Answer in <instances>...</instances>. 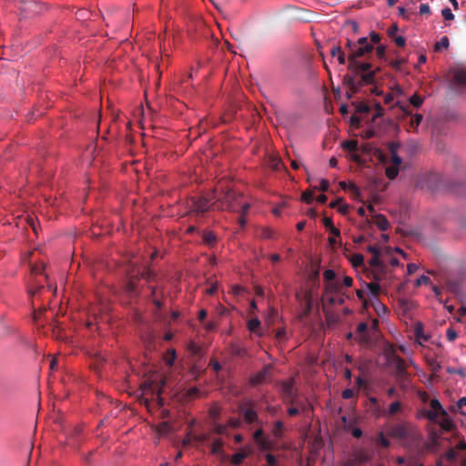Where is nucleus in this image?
Masks as SVG:
<instances>
[{"label":"nucleus","mask_w":466,"mask_h":466,"mask_svg":"<svg viewBox=\"0 0 466 466\" xmlns=\"http://www.w3.org/2000/svg\"><path fill=\"white\" fill-rule=\"evenodd\" d=\"M431 282V279L429 277L425 275H421L417 280H416V286H420L422 284H429Z\"/></svg>","instance_id":"57"},{"label":"nucleus","mask_w":466,"mask_h":466,"mask_svg":"<svg viewBox=\"0 0 466 466\" xmlns=\"http://www.w3.org/2000/svg\"><path fill=\"white\" fill-rule=\"evenodd\" d=\"M367 330H368V324L366 322H361L357 327V332L359 334H361V339H360L361 343H368V341H369V337L366 334Z\"/></svg>","instance_id":"27"},{"label":"nucleus","mask_w":466,"mask_h":466,"mask_svg":"<svg viewBox=\"0 0 466 466\" xmlns=\"http://www.w3.org/2000/svg\"><path fill=\"white\" fill-rule=\"evenodd\" d=\"M356 111L358 113H369L370 111V106L363 102H360L356 105Z\"/></svg>","instance_id":"46"},{"label":"nucleus","mask_w":466,"mask_h":466,"mask_svg":"<svg viewBox=\"0 0 466 466\" xmlns=\"http://www.w3.org/2000/svg\"><path fill=\"white\" fill-rule=\"evenodd\" d=\"M248 449L244 448L240 452H237L231 457V463L234 465H240L242 461L248 456Z\"/></svg>","instance_id":"20"},{"label":"nucleus","mask_w":466,"mask_h":466,"mask_svg":"<svg viewBox=\"0 0 466 466\" xmlns=\"http://www.w3.org/2000/svg\"><path fill=\"white\" fill-rule=\"evenodd\" d=\"M370 40H369V42L370 44H372L373 46L375 44H378L380 41V35L378 33L374 32V31H371L370 33Z\"/></svg>","instance_id":"53"},{"label":"nucleus","mask_w":466,"mask_h":466,"mask_svg":"<svg viewBox=\"0 0 466 466\" xmlns=\"http://www.w3.org/2000/svg\"><path fill=\"white\" fill-rule=\"evenodd\" d=\"M355 392L352 389H346L342 391L341 396L345 400L351 399L354 396Z\"/></svg>","instance_id":"58"},{"label":"nucleus","mask_w":466,"mask_h":466,"mask_svg":"<svg viewBox=\"0 0 466 466\" xmlns=\"http://www.w3.org/2000/svg\"><path fill=\"white\" fill-rule=\"evenodd\" d=\"M371 305L380 317H383L389 313L388 308L378 298L371 299Z\"/></svg>","instance_id":"18"},{"label":"nucleus","mask_w":466,"mask_h":466,"mask_svg":"<svg viewBox=\"0 0 466 466\" xmlns=\"http://www.w3.org/2000/svg\"><path fill=\"white\" fill-rule=\"evenodd\" d=\"M351 263L354 267H360L364 263V257L361 254H354L351 258Z\"/></svg>","instance_id":"45"},{"label":"nucleus","mask_w":466,"mask_h":466,"mask_svg":"<svg viewBox=\"0 0 466 466\" xmlns=\"http://www.w3.org/2000/svg\"><path fill=\"white\" fill-rule=\"evenodd\" d=\"M280 385V394L282 396V400L284 403L291 405L296 402L298 398V391L294 388L295 380L293 378H289L286 380H283L279 383Z\"/></svg>","instance_id":"5"},{"label":"nucleus","mask_w":466,"mask_h":466,"mask_svg":"<svg viewBox=\"0 0 466 466\" xmlns=\"http://www.w3.org/2000/svg\"><path fill=\"white\" fill-rule=\"evenodd\" d=\"M250 205L248 203H243V205L238 208V211L241 212V216L238 218V221L241 228L246 226L247 220L245 218V215L248 213Z\"/></svg>","instance_id":"25"},{"label":"nucleus","mask_w":466,"mask_h":466,"mask_svg":"<svg viewBox=\"0 0 466 466\" xmlns=\"http://www.w3.org/2000/svg\"><path fill=\"white\" fill-rule=\"evenodd\" d=\"M211 200L215 201V198H212V195L210 198H193L192 210L198 214H203L210 209H214V202L211 203Z\"/></svg>","instance_id":"9"},{"label":"nucleus","mask_w":466,"mask_h":466,"mask_svg":"<svg viewBox=\"0 0 466 466\" xmlns=\"http://www.w3.org/2000/svg\"><path fill=\"white\" fill-rule=\"evenodd\" d=\"M376 54H377V56L380 58V59H384L385 58V56H386V46H379L377 48H376Z\"/></svg>","instance_id":"55"},{"label":"nucleus","mask_w":466,"mask_h":466,"mask_svg":"<svg viewBox=\"0 0 466 466\" xmlns=\"http://www.w3.org/2000/svg\"><path fill=\"white\" fill-rule=\"evenodd\" d=\"M44 289V286L38 283V280H33L28 284L27 293L30 298L36 296L41 290Z\"/></svg>","instance_id":"19"},{"label":"nucleus","mask_w":466,"mask_h":466,"mask_svg":"<svg viewBox=\"0 0 466 466\" xmlns=\"http://www.w3.org/2000/svg\"><path fill=\"white\" fill-rule=\"evenodd\" d=\"M380 280H375L374 282L366 283V286L370 292L374 296V298H378L380 292V286L378 283Z\"/></svg>","instance_id":"31"},{"label":"nucleus","mask_w":466,"mask_h":466,"mask_svg":"<svg viewBox=\"0 0 466 466\" xmlns=\"http://www.w3.org/2000/svg\"><path fill=\"white\" fill-rule=\"evenodd\" d=\"M375 135H376V132H375L374 129L368 128L367 130H365V132L363 134V137L366 138V139H370V138L374 137Z\"/></svg>","instance_id":"64"},{"label":"nucleus","mask_w":466,"mask_h":466,"mask_svg":"<svg viewBox=\"0 0 466 466\" xmlns=\"http://www.w3.org/2000/svg\"><path fill=\"white\" fill-rule=\"evenodd\" d=\"M420 15H429L431 14V8L427 4H421L420 6Z\"/></svg>","instance_id":"63"},{"label":"nucleus","mask_w":466,"mask_h":466,"mask_svg":"<svg viewBox=\"0 0 466 466\" xmlns=\"http://www.w3.org/2000/svg\"><path fill=\"white\" fill-rule=\"evenodd\" d=\"M227 431V427L223 424H216L214 427V432L217 434H224Z\"/></svg>","instance_id":"59"},{"label":"nucleus","mask_w":466,"mask_h":466,"mask_svg":"<svg viewBox=\"0 0 466 466\" xmlns=\"http://www.w3.org/2000/svg\"><path fill=\"white\" fill-rule=\"evenodd\" d=\"M437 423L441 426V428L443 431H451L455 427L453 421L450 418L447 411H446V415H441V419L438 420Z\"/></svg>","instance_id":"16"},{"label":"nucleus","mask_w":466,"mask_h":466,"mask_svg":"<svg viewBox=\"0 0 466 466\" xmlns=\"http://www.w3.org/2000/svg\"><path fill=\"white\" fill-rule=\"evenodd\" d=\"M30 267V273L32 277H37L38 275H41L44 272L45 265L44 263H29Z\"/></svg>","instance_id":"26"},{"label":"nucleus","mask_w":466,"mask_h":466,"mask_svg":"<svg viewBox=\"0 0 466 466\" xmlns=\"http://www.w3.org/2000/svg\"><path fill=\"white\" fill-rule=\"evenodd\" d=\"M260 327V320L258 318L251 319L248 322V328L251 332H256L257 329Z\"/></svg>","instance_id":"43"},{"label":"nucleus","mask_w":466,"mask_h":466,"mask_svg":"<svg viewBox=\"0 0 466 466\" xmlns=\"http://www.w3.org/2000/svg\"><path fill=\"white\" fill-rule=\"evenodd\" d=\"M400 145L398 143H390L389 146V149L391 153V163L392 166L400 167L402 163L401 157L397 154V150Z\"/></svg>","instance_id":"17"},{"label":"nucleus","mask_w":466,"mask_h":466,"mask_svg":"<svg viewBox=\"0 0 466 466\" xmlns=\"http://www.w3.org/2000/svg\"><path fill=\"white\" fill-rule=\"evenodd\" d=\"M372 222L382 231H386L390 228L389 221L382 214H375L372 217Z\"/></svg>","instance_id":"15"},{"label":"nucleus","mask_w":466,"mask_h":466,"mask_svg":"<svg viewBox=\"0 0 466 466\" xmlns=\"http://www.w3.org/2000/svg\"><path fill=\"white\" fill-rule=\"evenodd\" d=\"M423 102V98L418 94H414L410 97V103L415 107H419L421 106Z\"/></svg>","instance_id":"44"},{"label":"nucleus","mask_w":466,"mask_h":466,"mask_svg":"<svg viewBox=\"0 0 466 466\" xmlns=\"http://www.w3.org/2000/svg\"><path fill=\"white\" fill-rule=\"evenodd\" d=\"M449 38L447 36H442L439 42H437L434 46L435 51H441L442 48L449 47Z\"/></svg>","instance_id":"41"},{"label":"nucleus","mask_w":466,"mask_h":466,"mask_svg":"<svg viewBox=\"0 0 466 466\" xmlns=\"http://www.w3.org/2000/svg\"><path fill=\"white\" fill-rule=\"evenodd\" d=\"M271 370L272 365L268 364L264 366L260 371L250 378V383L253 386H257L266 382L271 377Z\"/></svg>","instance_id":"11"},{"label":"nucleus","mask_w":466,"mask_h":466,"mask_svg":"<svg viewBox=\"0 0 466 466\" xmlns=\"http://www.w3.org/2000/svg\"><path fill=\"white\" fill-rule=\"evenodd\" d=\"M325 284V295L329 293L339 292L341 289L340 280L336 278V273L333 269H326L323 273Z\"/></svg>","instance_id":"7"},{"label":"nucleus","mask_w":466,"mask_h":466,"mask_svg":"<svg viewBox=\"0 0 466 466\" xmlns=\"http://www.w3.org/2000/svg\"><path fill=\"white\" fill-rule=\"evenodd\" d=\"M457 332L453 328H448L446 330V337L449 341H453L457 338Z\"/></svg>","instance_id":"48"},{"label":"nucleus","mask_w":466,"mask_h":466,"mask_svg":"<svg viewBox=\"0 0 466 466\" xmlns=\"http://www.w3.org/2000/svg\"><path fill=\"white\" fill-rule=\"evenodd\" d=\"M147 390L152 391V393L160 394L161 390L158 385H154L152 382H146L143 386V391L146 393Z\"/></svg>","instance_id":"34"},{"label":"nucleus","mask_w":466,"mask_h":466,"mask_svg":"<svg viewBox=\"0 0 466 466\" xmlns=\"http://www.w3.org/2000/svg\"><path fill=\"white\" fill-rule=\"evenodd\" d=\"M352 283H353L352 278H350L349 276H344L342 282H340V285H341V288L342 287H350V286H352Z\"/></svg>","instance_id":"61"},{"label":"nucleus","mask_w":466,"mask_h":466,"mask_svg":"<svg viewBox=\"0 0 466 466\" xmlns=\"http://www.w3.org/2000/svg\"><path fill=\"white\" fill-rule=\"evenodd\" d=\"M375 111L376 112L371 119L372 122H374L377 117L382 116L384 112L382 106L379 103H376L375 105Z\"/></svg>","instance_id":"49"},{"label":"nucleus","mask_w":466,"mask_h":466,"mask_svg":"<svg viewBox=\"0 0 466 466\" xmlns=\"http://www.w3.org/2000/svg\"><path fill=\"white\" fill-rule=\"evenodd\" d=\"M242 198L241 193L235 192L230 187H224L221 183L212 191V198H215L214 209L217 210L238 212L243 205Z\"/></svg>","instance_id":"2"},{"label":"nucleus","mask_w":466,"mask_h":466,"mask_svg":"<svg viewBox=\"0 0 466 466\" xmlns=\"http://www.w3.org/2000/svg\"><path fill=\"white\" fill-rule=\"evenodd\" d=\"M130 279L127 283V289L130 293L135 292L136 290V280L143 279H146L147 282L157 281V276L156 274L150 270L149 268H143L142 269H139L137 272L133 271L130 273Z\"/></svg>","instance_id":"6"},{"label":"nucleus","mask_w":466,"mask_h":466,"mask_svg":"<svg viewBox=\"0 0 466 466\" xmlns=\"http://www.w3.org/2000/svg\"><path fill=\"white\" fill-rule=\"evenodd\" d=\"M296 299L303 309V316L308 317L313 309V295L311 290H305L296 294Z\"/></svg>","instance_id":"10"},{"label":"nucleus","mask_w":466,"mask_h":466,"mask_svg":"<svg viewBox=\"0 0 466 466\" xmlns=\"http://www.w3.org/2000/svg\"><path fill=\"white\" fill-rule=\"evenodd\" d=\"M240 412L247 423L258 422V417L253 407L241 408Z\"/></svg>","instance_id":"13"},{"label":"nucleus","mask_w":466,"mask_h":466,"mask_svg":"<svg viewBox=\"0 0 466 466\" xmlns=\"http://www.w3.org/2000/svg\"><path fill=\"white\" fill-rule=\"evenodd\" d=\"M220 410L218 407H212L209 410V415L213 420H218L219 418Z\"/></svg>","instance_id":"50"},{"label":"nucleus","mask_w":466,"mask_h":466,"mask_svg":"<svg viewBox=\"0 0 466 466\" xmlns=\"http://www.w3.org/2000/svg\"><path fill=\"white\" fill-rule=\"evenodd\" d=\"M265 458L268 462V466H277V458L273 454L268 453Z\"/></svg>","instance_id":"54"},{"label":"nucleus","mask_w":466,"mask_h":466,"mask_svg":"<svg viewBox=\"0 0 466 466\" xmlns=\"http://www.w3.org/2000/svg\"><path fill=\"white\" fill-rule=\"evenodd\" d=\"M423 415L431 421L437 422L439 417L441 416V412L434 410H423Z\"/></svg>","instance_id":"32"},{"label":"nucleus","mask_w":466,"mask_h":466,"mask_svg":"<svg viewBox=\"0 0 466 466\" xmlns=\"http://www.w3.org/2000/svg\"><path fill=\"white\" fill-rule=\"evenodd\" d=\"M268 165L270 168L275 171H279L285 168L284 163L278 157H271L268 160Z\"/></svg>","instance_id":"23"},{"label":"nucleus","mask_w":466,"mask_h":466,"mask_svg":"<svg viewBox=\"0 0 466 466\" xmlns=\"http://www.w3.org/2000/svg\"><path fill=\"white\" fill-rule=\"evenodd\" d=\"M441 15L446 21H451L454 19V15L449 7L443 8L441 10Z\"/></svg>","instance_id":"47"},{"label":"nucleus","mask_w":466,"mask_h":466,"mask_svg":"<svg viewBox=\"0 0 466 466\" xmlns=\"http://www.w3.org/2000/svg\"><path fill=\"white\" fill-rule=\"evenodd\" d=\"M284 432V424L281 420H277L274 422L272 434L275 438L280 439L283 436Z\"/></svg>","instance_id":"24"},{"label":"nucleus","mask_w":466,"mask_h":466,"mask_svg":"<svg viewBox=\"0 0 466 466\" xmlns=\"http://www.w3.org/2000/svg\"><path fill=\"white\" fill-rule=\"evenodd\" d=\"M343 148L349 150L350 152H356L358 150V141L357 140H347L342 145Z\"/></svg>","instance_id":"37"},{"label":"nucleus","mask_w":466,"mask_h":466,"mask_svg":"<svg viewBox=\"0 0 466 466\" xmlns=\"http://www.w3.org/2000/svg\"><path fill=\"white\" fill-rule=\"evenodd\" d=\"M401 410V403L400 401H394L392 402L388 410V415L392 416L397 414Z\"/></svg>","instance_id":"39"},{"label":"nucleus","mask_w":466,"mask_h":466,"mask_svg":"<svg viewBox=\"0 0 466 466\" xmlns=\"http://www.w3.org/2000/svg\"><path fill=\"white\" fill-rule=\"evenodd\" d=\"M452 77L457 85L466 87V70L463 68L453 69Z\"/></svg>","instance_id":"14"},{"label":"nucleus","mask_w":466,"mask_h":466,"mask_svg":"<svg viewBox=\"0 0 466 466\" xmlns=\"http://www.w3.org/2000/svg\"><path fill=\"white\" fill-rule=\"evenodd\" d=\"M387 359L389 365L393 369L397 380L404 382L408 378V372L403 359L394 352L390 353Z\"/></svg>","instance_id":"4"},{"label":"nucleus","mask_w":466,"mask_h":466,"mask_svg":"<svg viewBox=\"0 0 466 466\" xmlns=\"http://www.w3.org/2000/svg\"><path fill=\"white\" fill-rule=\"evenodd\" d=\"M388 436L399 440H413L416 438V431L410 422L395 423L388 427Z\"/></svg>","instance_id":"3"},{"label":"nucleus","mask_w":466,"mask_h":466,"mask_svg":"<svg viewBox=\"0 0 466 466\" xmlns=\"http://www.w3.org/2000/svg\"><path fill=\"white\" fill-rule=\"evenodd\" d=\"M357 297L363 301V306L365 309L368 308V301L365 299V291L362 289H358L356 291Z\"/></svg>","instance_id":"56"},{"label":"nucleus","mask_w":466,"mask_h":466,"mask_svg":"<svg viewBox=\"0 0 466 466\" xmlns=\"http://www.w3.org/2000/svg\"><path fill=\"white\" fill-rule=\"evenodd\" d=\"M414 333L416 336V339L420 340V342L422 341H428L430 337L428 335H425L423 332V324L421 322H417L414 327Z\"/></svg>","instance_id":"21"},{"label":"nucleus","mask_w":466,"mask_h":466,"mask_svg":"<svg viewBox=\"0 0 466 466\" xmlns=\"http://www.w3.org/2000/svg\"><path fill=\"white\" fill-rule=\"evenodd\" d=\"M375 443L382 448H389L390 446V441L384 435L382 431L379 432L375 439Z\"/></svg>","instance_id":"28"},{"label":"nucleus","mask_w":466,"mask_h":466,"mask_svg":"<svg viewBox=\"0 0 466 466\" xmlns=\"http://www.w3.org/2000/svg\"><path fill=\"white\" fill-rule=\"evenodd\" d=\"M324 313L328 326L332 327L335 326L339 321V317L337 314H334L326 309L324 306Z\"/></svg>","instance_id":"22"},{"label":"nucleus","mask_w":466,"mask_h":466,"mask_svg":"<svg viewBox=\"0 0 466 466\" xmlns=\"http://www.w3.org/2000/svg\"><path fill=\"white\" fill-rule=\"evenodd\" d=\"M301 199L307 204H310L313 201V194L309 191L303 192Z\"/></svg>","instance_id":"52"},{"label":"nucleus","mask_w":466,"mask_h":466,"mask_svg":"<svg viewBox=\"0 0 466 466\" xmlns=\"http://www.w3.org/2000/svg\"><path fill=\"white\" fill-rule=\"evenodd\" d=\"M275 337H276V339H277L279 341H284V340H286V339H287V336H286V329H285L284 328L278 329V330H277V332H276Z\"/></svg>","instance_id":"51"},{"label":"nucleus","mask_w":466,"mask_h":466,"mask_svg":"<svg viewBox=\"0 0 466 466\" xmlns=\"http://www.w3.org/2000/svg\"><path fill=\"white\" fill-rule=\"evenodd\" d=\"M257 443L260 451H269L272 449V443L268 438H264Z\"/></svg>","instance_id":"40"},{"label":"nucleus","mask_w":466,"mask_h":466,"mask_svg":"<svg viewBox=\"0 0 466 466\" xmlns=\"http://www.w3.org/2000/svg\"><path fill=\"white\" fill-rule=\"evenodd\" d=\"M422 119H423V116H422L421 114H415L410 118V127L413 128V129H416L420 126V124L421 123Z\"/></svg>","instance_id":"36"},{"label":"nucleus","mask_w":466,"mask_h":466,"mask_svg":"<svg viewBox=\"0 0 466 466\" xmlns=\"http://www.w3.org/2000/svg\"><path fill=\"white\" fill-rule=\"evenodd\" d=\"M374 50L372 44L369 42L368 37H360L357 40V46L352 54L348 56V70L343 77L344 85L348 86L352 92H359L364 85H373L376 83V74L380 72V67H374L369 61H360V58L365 57Z\"/></svg>","instance_id":"1"},{"label":"nucleus","mask_w":466,"mask_h":466,"mask_svg":"<svg viewBox=\"0 0 466 466\" xmlns=\"http://www.w3.org/2000/svg\"><path fill=\"white\" fill-rule=\"evenodd\" d=\"M369 263L373 268L370 272V278L374 280H380L382 276L388 271V267L380 260V255L372 256Z\"/></svg>","instance_id":"8"},{"label":"nucleus","mask_w":466,"mask_h":466,"mask_svg":"<svg viewBox=\"0 0 466 466\" xmlns=\"http://www.w3.org/2000/svg\"><path fill=\"white\" fill-rule=\"evenodd\" d=\"M466 406V398L465 397H462L461 399H459V400L456 402L455 405L451 406L450 408V410L451 412H460L461 414L464 415L465 412L462 411V409Z\"/></svg>","instance_id":"29"},{"label":"nucleus","mask_w":466,"mask_h":466,"mask_svg":"<svg viewBox=\"0 0 466 466\" xmlns=\"http://www.w3.org/2000/svg\"><path fill=\"white\" fill-rule=\"evenodd\" d=\"M346 296L341 292V289L339 292L329 293V295H325V290L323 291L322 299L327 300V302L333 306L335 304L343 305L345 303Z\"/></svg>","instance_id":"12"},{"label":"nucleus","mask_w":466,"mask_h":466,"mask_svg":"<svg viewBox=\"0 0 466 466\" xmlns=\"http://www.w3.org/2000/svg\"><path fill=\"white\" fill-rule=\"evenodd\" d=\"M431 410H438L441 412V415H446V410L443 409L442 405L437 399H432L430 402Z\"/></svg>","instance_id":"38"},{"label":"nucleus","mask_w":466,"mask_h":466,"mask_svg":"<svg viewBox=\"0 0 466 466\" xmlns=\"http://www.w3.org/2000/svg\"><path fill=\"white\" fill-rule=\"evenodd\" d=\"M253 438L255 440L256 442H258V441L264 439V431L262 429H258L257 430L254 434H253Z\"/></svg>","instance_id":"60"},{"label":"nucleus","mask_w":466,"mask_h":466,"mask_svg":"<svg viewBox=\"0 0 466 466\" xmlns=\"http://www.w3.org/2000/svg\"><path fill=\"white\" fill-rule=\"evenodd\" d=\"M223 441L220 438L214 440L211 443V452L213 454H219L222 452Z\"/></svg>","instance_id":"33"},{"label":"nucleus","mask_w":466,"mask_h":466,"mask_svg":"<svg viewBox=\"0 0 466 466\" xmlns=\"http://www.w3.org/2000/svg\"><path fill=\"white\" fill-rule=\"evenodd\" d=\"M399 168L400 167L394 166L388 167L385 171L388 178L394 179L399 174Z\"/></svg>","instance_id":"42"},{"label":"nucleus","mask_w":466,"mask_h":466,"mask_svg":"<svg viewBox=\"0 0 466 466\" xmlns=\"http://www.w3.org/2000/svg\"><path fill=\"white\" fill-rule=\"evenodd\" d=\"M230 352L232 355L239 358L244 357L247 353L246 349L238 344H231Z\"/></svg>","instance_id":"30"},{"label":"nucleus","mask_w":466,"mask_h":466,"mask_svg":"<svg viewBox=\"0 0 466 466\" xmlns=\"http://www.w3.org/2000/svg\"><path fill=\"white\" fill-rule=\"evenodd\" d=\"M217 240L216 235L211 231H207L203 234V241L207 245H213Z\"/></svg>","instance_id":"35"},{"label":"nucleus","mask_w":466,"mask_h":466,"mask_svg":"<svg viewBox=\"0 0 466 466\" xmlns=\"http://www.w3.org/2000/svg\"><path fill=\"white\" fill-rule=\"evenodd\" d=\"M403 63H405L404 58L396 59L390 62V66L395 69H400Z\"/></svg>","instance_id":"62"}]
</instances>
